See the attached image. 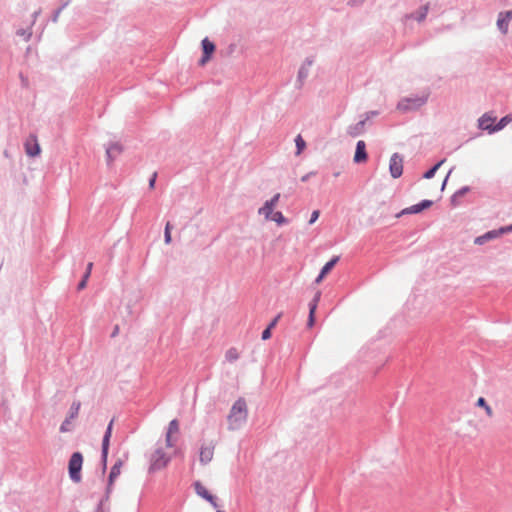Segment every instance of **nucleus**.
<instances>
[{"instance_id": "obj_1", "label": "nucleus", "mask_w": 512, "mask_h": 512, "mask_svg": "<svg viewBox=\"0 0 512 512\" xmlns=\"http://www.w3.org/2000/svg\"><path fill=\"white\" fill-rule=\"evenodd\" d=\"M248 409L246 401L239 398L232 405L230 412L227 416L228 428L230 430H237L241 428L247 421Z\"/></svg>"}, {"instance_id": "obj_2", "label": "nucleus", "mask_w": 512, "mask_h": 512, "mask_svg": "<svg viewBox=\"0 0 512 512\" xmlns=\"http://www.w3.org/2000/svg\"><path fill=\"white\" fill-rule=\"evenodd\" d=\"M427 100L428 94H423L421 96L405 97L398 102L397 109L402 112L417 110L421 106L426 104Z\"/></svg>"}, {"instance_id": "obj_3", "label": "nucleus", "mask_w": 512, "mask_h": 512, "mask_svg": "<svg viewBox=\"0 0 512 512\" xmlns=\"http://www.w3.org/2000/svg\"><path fill=\"white\" fill-rule=\"evenodd\" d=\"M170 460L171 457L168 456L162 448H157L150 456L149 473H154L165 468Z\"/></svg>"}, {"instance_id": "obj_4", "label": "nucleus", "mask_w": 512, "mask_h": 512, "mask_svg": "<svg viewBox=\"0 0 512 512\" xmlns=\"http://www.w3.org/2000/svg\"><path fill=\"white\" fill-rule=\"evenodd\" d=\"M82 463V454L80 452H74L70 457L68 470L71 480L75 483H78L81 480Z\"/></svg>"}, {"instance_id": "obj_5", "label": "nucleus", "mask_w": 512, "mask_h": 512, "mask_svg": "<svg viewBox=\"0 0 512 512\" xmlns=\"http://www.w3.org/2000/svg\"><path fill=\"white\" fill-rule=\"evenodd\" d=\"M313 63H314V58L307 57L301 64V66L298 70V74H297V80H296L297 88H299V89L302 88L305 80L307 79V77L310 74V68L312 67Z\"/></svg>"}, {"instance_id": "obj_6", "label": "nucleus", "mask_w": 512, "mask_h": 512, "mask_svg": "<svg viewBox=\"0 0 512 512\" xmlns=\"http://www.w3.org/2000/svg\"><path fill=\"white\" fill-rule=\"evenodd\" d=\"M389 171L391 176L394 179L399 178L403 173V157L398 154L394 153L389 162Z\"/></svg>"}, {"instance_id": "obj_7", "label": "nucleus", "mask_w": 512, "mask_h": 512, "mask_svg": "<svg viewBox=\"0 0 512 512\" xmlns=\"http://www.w3.org/2000/svg\"><path fill=\"white\" fill-rule=\"evenodd\" d=\"M113 422H114V420L112 419L110 421V423L108 424L105 434L103 436V440H102L101 460H102L104 469L106 468V463H107L108 450H109L110 438L112 435Z\"/></svg>"}, {"instance_id": "obj_8", "label": "nucleus", "mask_w": 512, "mask_h": 512, "mask_svg": "<svg viewBox=\"0 0 512 512\" xmlns=\"http://www.w3.org/2000/svg\"><path fill=\"white\" fill-rule=\"evenodd\" d=\"M25 152L30 157H36L40 154L41 148L37 140V136L35 134H31L29 138L26 140L25 144Z\"/></svg>"}, {"instance_id": "obj_9", "label": "nucleus", "mask_w": 512, "mask_h": 512, "mask_svg": "<svg viewBox=\"0 0 512 512\" xmlns=\"http://www.w3.org/2000/svg\"><path fill=\"white\" fill-rule=\"evenodd\" d=\"M512 20V10L502 11L498 14L497 28L499 31L506 35L508 33L509 23Z\"/></svg>"}, {"instance_id": "obj_10", "label": "nucleus", "mask_w": 512, "mask_h": 512, "mask_svg": "<svg viewBox=\"0 0 512 512\" xmlns=\"http://www.w3.org/2000/svg\"><path fill=\"white\" fill-rule=\"evenodd\" d=\"M195 492L198 496L207 500L214 508L218 507L216 497L209 493V491L202 485L201 482L196 481L194 483Z\"/></svg>"}, {"instance_id": "obj_11", "label": "nucleus", "mask_w": 512, "mask_h": 512, "mask_svg": "<svg viewBox=\"0 0 512 512\" xmlns=\"http://www.w3.org/2000/svg\"><path fill=\"white\" fill-rule=\"evenodd\" d=\"M504 233H506L504 227H501L497 230H491L481 236L476 237L474 243L477 245H483L484 243H486L492 239H495V238L503 235Z\"/></svg>"}, {"instance_id": "obj_12", "label": "nucleus", "mask_w": 512, "mask_h": 512, "mask_svg": "<svg viewBox=\"0 0 512 512\" xmlns=\"http://www.w3.org/2000/svg\"><path fill=\"white\" fill-rule=\"evenodd\" d=\"M203 56L199 61L201 66L205 65L215 50V45L208 38L202 40Z\"/></svg>"}, {"instance_id": "obj_13", "label": "nucleus", "mask_w": 512, "mask_h": 512, "mask_svg": "<svg viewBox=\"0 0 512 512\" xmlns=\"http://www.w3.org/2000/svg\"><path fill=\"white\" fill-rule=\"evenodd\" d=\"M121 467H122V461L118 460L111 468L109 478H108V485L106 488V498H108L109 494L111 493L113 482L119 476Z\"/></svg>"}, {"instance_id": "obj_14", "label": "nucleus", "mask_w": 512, "mask_h": 512, "mask_svg": "<svg viewBox=\"0 0 512 512\" xmlns=\"http://www.w3.org/2000/svg\"><path fill=\"white\" fill-rule=\"evenodd\" d=\"M367 158H368V155L366 152V144L363 140H359L356 144L354 162L362 163V162H365L367 160Z\"/></svg>"}, {"instance_id": "obj_15", "label": "nucleus", "mask_w": 512, "mask_h": 512, "mask_svg": "<svg viewBox=\"0 0 512 512\" xmlns=\"http://www.w3.org/2000/svg\"><path fill=\"white\" fill-rule=\"evenodd\" d=\"M320 298H321V292L317 291L315 293L313 299L309 303L308 327H312L314 324V321H315L314 315H315V311L317 309L318 303L320 301Z\"/></svg>"}, {"instance_id": "obj_16", "label": "nucleus", "mask_w": 512, "mask_h": 512, "mask_svg": "<svg viewBox=\"0 0 512 512\" xmlns=\"http://www.w3.org/2000/svg\"><path fill=\"white\" fill-rule=\"evenodd\" d=\"M214 455V445L201 446L199 459L201 464L206 465L212 461Z\"/></svg>"}, {"instance_id": "obj_17", "label": "nucleus", "mask_w": 512, "mask_h": 512, "mask_svg": "<svg viewBox=\"0 0 512 512\" xmlns=\"http://www.w3.org/2000/svg\"><path fill=\"white\" fill-rule=\"evenodd\" d=\"M122 152V146L119 143H111L106 147L107 163L111 164L112 161Z\"/></svg>"}, {"instance_id": "obj_18", "label": "nucleus", "mask_w": 512, "mask_h": 512, "mask_svg": "<svg viewBox=\"0 0 512 512\" xmlns=\"http://www.w3.org/2000/svg\"><path fill=\"white\" fill-rule=\"evenodd\" d=\"M495 120V117H492L488 113H485L478 119V127L482 130L487 131L490 134V129L493 128L494 126L492 123Z\"/></svg>"}, {"instance_id": "obj_19", "label": "nucleus", "mask_w": 512, "mask_h": 512, "mask_svg": "<svg viewBox=\"0 0 512 512\" xmlns=\"http://www.w3.org/2000/svg\"><path fill=\"white\" fill-rule=\"evenodd\" d=\"M365 124H366V119L360 120L356 124L349 126L347 129V133L351 137H357V136L361 135L365 131Z\"/></svg>"}, {"instance_id": "obj_20", "label": "nucleus", "mask_w": 512, "mask_h": 512, "mask_svg": "<svg viewBox=\"0 0 512 512\" xmlns=\"http://www.w3.org/2000/svg\"><path fill=\"white\" fill-rule=\"evenodd\" d=\"M428 12H429V4H425V5L421 6L414 13L408 15L407 17L413 18V19L417 20L418 22H422L423 20H425Z\"/></svg>"}, {"instance_id": "obj_21", "label": "nucleus", "mask_w": 512, "mask_h": 512, "mask_svg": "<svg viewBox=\"0 0 512 512\" xmlns=\"http://www.w3.org/2000/svg\"><path fill=\"white\" fill-rule=\"evenodd\" d=\"M512 121V115L502 117L499 122L490 129V134L504 129Z\"/></svg>"}, {"instance_id": "obj_22", "label": "nucleus", "mask_w": 512, "mask_h": 512, "mask_svg": "<svg viewBox=\"0 0 512 512\" xmlns=\"http://www.w3.org/2000/svg\"><path fill=\"white\" fill-rule=\"evenodd\" d=\"M420 212H422V209H421L420 203H418V204H415L408 208L403 209L400 213H398L396 215V217H401L402 215H406V214H417Z\"/></svg>"}, {"instance_id": "obj_23", "label": "nucleus", "mask_w": 512, "mask_h": 512, "mask_svg": "<svg viewBox=\"0 0 512 512\" xmlns=\"http://www.w3.org/2000/svg\"><path fill=\"white\" fill-rule=\"evenodd\" d=\"M273 209L274 208L271 205H269L267 202H265L264 205L259 208L258 213L260 215H264L266 220H269L271 218L272 214L274 213Z\"/></svg>"}, {"instance_id": "obj_24", "label": "nucleus", "mask_w": 512, "mask_h": 512, "mask_svg": "<svg viewBox=\"0 0 512 512\" xmlns=\"http://www.w3.org/2000/svg\"><path fill=\"white\" fill-rule=\"evenodd\" d=\"M339 259V256H334L330 261H328L321 269L322 275H327L333 269Z\"/></svg>"}, {"instance_id": "obj_25", "label": "nucleus", "mask_w": 512, "mask_h": 512, "mask_svg": "<svg viewBox=\"0 0 512 512\" xmlns=\"http://www.w3.org/2000/svg\"><path fill=\"white\" fill-rule=\"evenodd\" d=\"M470 191V188L468 186H464L462 187L461 189H459L458 191H456L452 197H451V202L453 205H457L458 202H457V199L464 196L467 192Z\"/></svg>"}, {"instance_id": "obj_26", "label": "nucleus", "mask_w": 512, "mask_h": 512, "mask_svg": "<svg viewBox=\"0 0 512 512\" xmlns=\"http://www.w3.org/2000/svg\"><path fill=\"white\" fill-rule=\"evenodd\" d=\"M80 407L81 403L79 401H74L71 404L69 415L67 417H69V419H75L79 414Z\"/></svg>"}, {"instance_id": "obj_27", "label": "nucleus", "mask_w": 512, "mask_h": 512, "mask_svg": "<svg viewBox=\"0 0 512 512\" xmlns=\"http://www.w3.org/2000/svg\"><path fill=\"white\" fill-rule=\"evenodd\" d=\"M269 220L276 222L278 225H284L288 223V220L280 211L274 212Z\"/></svg>"}, {"instance_id": "obj_28", "label": "nucleus", "mask_w": 512, "mask_h": 512, "mask_svg": "<svg viewBox=\"0 0 512 512\" xmlns=\"http://www.w3.org/2000/svg\"><path fill=\"white\" fill-rule=\"evenodd\" d=\"M476 405L482 407V409H485L487 416H493L492 408L487 404L486 400L483 397L478 398Z\"/></svg>"}, {"instance_id": "obj_29", "label": "nucleus", "mask_w": 512, "mask_h": 512, "mask_svg": "<svg viewBox=\"0 0 512 512\" xmlns=\"http://www.w3.org/2000/svg\"><path fill=\"white\" fill-rule=\"evenodd\" d=\"M295 144L297 149L296 155H300L306 147V142L301 135H297V137L295 138Z\"/></svg>"}, {"instance_id": "obj_30", "label": "nucleus", "mask_w": 512, "mask_h": 512, "mask_svg": "<svg viewBox=\"0 0 512 512\" xmlns=\"http://www.w3.org/2000/svg\"><path fill=\"white\" fill-rule=\"evenodd\" d=\"M443 162L444 160H441L440 162L436 163L433 167H431L428 171L424 173L423 177L425 179L433 178L439 167L443 164Z\"/></svg>"}, {"instance_id": "obj_31", "label": "nucleus", "mask_w": 512, "mask_h": 512, "mask_svg": "<svg viewBox=\"0 0 512 512\" xmlns=\"http://www.w3.org/2000/svg\"><path fill=\"white\" fill-rule=\"evenodd\" d=\"M16 34L20 37H23L25 41H29L32 37V30L31 28L29 29H18Z\"/></svg>"}, {"instance_id": "obj_32", "label": "nucleus", "mask_w": 512, "mask_h": 512, "mask_svg": "<svg viewBox=\"0 0 512 512\" xmlns=\"http://www.w3.org/2000/svg\"><path fill=\"white\" fill-rule=\"evenodd\" d=\"M229 362L236 361L239 358V354L235 348H230L225 355Z\"/></svg>"}, {"instance_id": "obj_33", "label": "nucleus", "mask_w": 512, "mask_h": 512, "mask_svg": "<svg viewBox=\"0 0 512 512\" xmlns=\"http://www.w3.org/2000/svg\"><path fill=\"white\" fill-rule=\"evenodd\" d=\"M178 432H179V422H178V420L173 419L172 421H170L166 433L174 434V433H178Z\"/></svg>"}, {"instance_id": "obj_34", "label": "nucleus", "mask_w": 512, "mask_h": 512, "mask_svg": "<svg viewBox=\"0 0 512 512\" xmlns=\"http://www.w3.org/2000/svg\"><path fill=\"white\" fill-rule=\"evenodd\" d=\"M170 231H171V224H170V222H167L166 226H165V230H164V242L166 244H170L172 241Z\"/></svg>"}, {"instance_id": "obj_35", "label": "nucleus", "mask_w": 512, "mask_h": 512, "mask_svg": "<svg viewBox=\"0 0 512 512\" xmlns=\"http://www.w3.org/2000/svg\"><path fill=\"white\" fill-rule=\"evenodd\" d=\"M73 419H69V417H66V419L62 422L61 426H60V432L62 433H65V432H68L71 430V421Z\"/></svg>"}, {"instance_id": "obj_36", "label": "nucleus", "mask_w": 512, "mask_h": 512, "mask_svg": "<svg viewBox=\"0 0 512 512\" xmlns=\"http://www.w3.org/2000/svg\"><path fill=\"white\" fill-rule=\"evenodd\" d=\"M67 5H68V3H67V2H66V3H64V4H63L59 9H57V10L53 13L52 18H51L52 22L56 23V22L58 21V18H59V16H60V14H61L62 10H63Z\"/></svg>"}, {"instance_id": "obj_37", "label": "nucleus", "mask_w": 512, "mask_h": 512, "mask_svg": "<svg viewBox=\"0 0 512 512\" xmlns=\"http://www.w3.org/2000/svg\"><path fill=\"white\" fill-rule=\"evenodd\" d=\"M279 199H280V193H276L270 200H268L266 202L274 208L277 205Z\"/></svg>"}, {"instance_id": "obj_38", "label": "nucleus", "mask_w": 512, "mask_h": 512, "mask_svg": "<svg viewBox=\"0 0 512 512\" xmlns=\"http://www.w3.org/2000/svg\"><path fill=\"white\" fill-rule=\"evenodd\" d=\"M165 442L167 447H173L175 445V441L172 439V434L166 433Z\"/></svg>"}, {"instance_id": "obj_39", "label": "nucleus", "mask_w": 512, "mask_h": 512, "mask_svg": "<svg viewBox=\"0 0 512 512\" xmlns=\"http://www.w3.org/2000/svg\"><path fill=\"white\" fill-rule=\"evenodd\" d=\"M433 204V202L431 200H423L420 202V206H421V209L422 211L431 207Z\"/></svg>"}, {"instance_id": "obj_40", "label": "nucleus", "mask_w": 512, "mask_h": 512, "mask_svg": "<svg viewBox=\"0 0 512 512\" xmlns=\"http://www.w3.org/2000/svg\"><path fill=\"white\" fill-rule=\"evenodd\" d=\"M319 214L320 212L318 210L313 211L309 220V224H313L318 219Z\"/></svg>"}, {"instance_id": "obj_41", "label": "nucleus", "mask_w": 512, "mask_h": 512, "mask_svg": "<svg viewBox=\"0 0 512 512\" xmlns=\"http://www.w3.org/2000/svg\"><path fill=\"white\" fill-rule=\"evenodd\" d=\"M156 178H157V173L154 172L149 180V188L150 189H153L155 187V183H156Z\"/></svg>"}, {"instance_id": "obj_42", "label": "nucleus", "mask_w": 512, "mask_h": 512, "mask_svg": "<svg viewBox=\"0 0 512 512\" xmlns=\"http://www.w3.org/2000/svg\"><path fill=\"white\" fill-rule=\"evenodd\" d=\"M271 337V329L270 327H267L263 332H262V339L263 340H267Z\"/></svg>"}, {"instance_id": "obj_43", "label": "nucleus", "mask_w": 512, "mask_h": 512, "mask_svg": "<svg viewBox=\"0 0 512 512\" xmlns=\"http://www.w3.org/2000/svg\"><path fill=\"white\" fill-rule=\"evenodd\" d=\"M282 316V313H279L272 321L271 323L268 325V327H270V329H272L276 324L277 322L279 321V319L281 318Z\"/></svg>"}, {"instance_id": "obj_44", "label": "nucleus", "mask_w": 512, "mask_h": 512, "mask_svg": "<svg viewBox=\"0 0 512 512\" xmlns=\"http://www.w3.org/2000/svg\"><path fill=\"white\" fill-rule=\"evenodd\" d=\"M378 115V111H369L365 114L366 121L369 120L371 117H375Z\"/></svg>"}, {"instance_id": "obj_45", "label": "nucleus", "mask_w": 512, "mask_h": 512, "mask_svg": "<svg viewBox=\"0 0 512 512\" xmlns=\"http://www.w3.org/2000/svg\"><path fill=\"white\" fill-rule=\"evenodd\" d=\"M315 174H316V172L311 171V172H309V173L305 174L304 176H302L301 181H302V182H306V181H308V180H309V178H310L311 176H314Z\"/></svg>"}, {"instance_id": "obj_46", "label": "nucleus", "mask_w": 512, "mask_h": 512, "mask_svg": "<svg viewBox=\"0 0 512 512\" xmlns=\"http://www.w3.org/2000/svg\"><path fill=\"white\" fill-rule=\"evenodd\" d=\"M86 285H87V280L82 278V280L78 283L77 289L82 290L86 287Z\"/></svg>"}, {"instance_id": "obj_47", "label": "nucleus", "mask_w": 512, "mask_h": 512, "mask_svg": "<svg viewBox=\"0 0 512 512\" xmlns=\"http://www.w3.org/2000/svg\"><path fill=\"white\" fill-rule=\"evenodd\" d=\"M118 333H119V326H118V325H116V326L114 327V329H113L112 333H111V337H112V338L116 337V336L118 335Z\"/></svg>"}, {"instance_id": "obj_48", "label": "nucleus", "mask_w": 512, "mask_h": 512, "mask_svg": "<svg viewBox=\"0 0 512 512\" xmlns=\"http://www.w3.org/2000/svg\"><path fill=\"white\" fill-rule=\"evenodd\" d=\"M39 14H40V10H39V11H35V12L33 13V15H32L33 20H32L31 25H34V24H35L36 19H37V17H38V15H39Z\"/></svg>"}, {"instance_id": "obj_49", "label": "nucleus", "mask_w": 512, "mask_h": 512, "mask_svg": "<svg viewBox=\"0 0 512 512\" xmlns=\"http://www.w3.org/2000/svg\"><path fill=\"white\" fill-rule=\"evenodd\" d=\"M325 276H326V275H322V272L320 271V274H319V275H318V277L316 278L315 282H316L317 284H319V283L323 280V278H324Z\"/></svg>"}, {"instance_id": "obj_50", "label": "nucleus", "mask_w": 512, "mask_h": 512, "mask_svg": "<svg viewBox=\"0 0 512 512\" xmlns=\"http://www.w3.org/2000/svg\"><path fill=\"white\" fill-rule=\"evenodd\" d=\"M450 173H451V170L449 171L448 175L446 176V178L444 179V181H443V183H442V189H444V187H445V185H446V183H447V180H448V177H449Z\"/></svg>"}, {"instance_id": "obj_51", "label": "nucleus", "mask_w": 512, "mask_h": 512, "mask_svg": "<svg viewBox=\"0 0 512 512\" xmlns=\"http://www.w3.org/2000/svg\"><path fill=\"white\" fill-rule=\"evenodd\" d=\"M92 267H93V263L89 262L88 265H87L86 271H89V273H91Z\"/></svg>"}, {"instance_id": "obj_52", "label": "nucleus", "mask_w": 512, "mask_h": 512, "mask_svg": "<svg viewBox=\"0 0 512 512\" xmlns=\"http://www.w3.org/2000/svg\"><path fill=\"white\" fill-rule=\"evenodd\" d=\"M20 77H21V80H22V84H23L24 86H26V85H27V79H26V78H24V77H23V75H20Z\"/></svg>"}, {"instance_id": "obj_53", "label": "nucleus", "mask_w": 512, "mask_h": 512, "mask_svg": "<svg viewBox=\"0 0 512 512\" xmlns=\"http://www.w3.org/2000/svg\"><path fill=\"white\" fill-rule=\"evenodd\" d=\"M504 228H505V232H506V233H507V232H511V231H512V224H511V225H509V226H506V227H504Z\"/></svg>"}, {"instance_id": "obj_54", "label": "nucleus", "mask_w": 512, "mask_h": 512, "mask_svg": "<svg viewBox=\"0 0 512 512\" xmlns=\"http://www.w3.org/2000/svg\"><path fill=\"white\" fill-rule=\"evenodd\" d=\"M90 274L89 271H86L85 274L83 275V278L88 280V278L90 277Z\"/></svg>"}]
</instances>
